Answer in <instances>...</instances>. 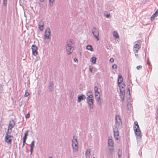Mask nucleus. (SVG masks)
I'll use <instances>...</instances> for the list:
<instances>
[{
    "label": "nucleus",
    "mask_w": 158,
    "mask_h": 158,
    "mask_svg": "<svg viewBox=\"0 0 158 158\" xmlns=\"http://www.w3.org/2000/svg\"><path fill=\"white\" fill-rule=\"evenodd\" d=\"M158 15V10H157L156 12L152 15L151 17V20L152 21L154 20L155 18Z\"/></svg>",
    "instance_id": "obj_19"
},
{
    "label": "nucleus",
    "mask_w": 158,
    "mask_h": 158,
    "mask_svg": "<svg viewBox=\"0 0 158 158\" xmlns=\"http://www.w3.org/2000/svg\"><path fill=\"white\" fill-rule=\"evenodd\" d=\"M142 68V66L141 65H139L137 66L136 68L138 70H139L140 68Z\"/></svg>",
    "instance_id": "obj_41"
},
{
    "label": "nucleus",
    "mask_w": 158,
    "mask_h": 158,
    "mask_svg": "<svg viewBox=\"0 0 158 158\" xmlns=\"http://www.w3.org/2000/svg\"><path fill=\"white\" fill-rule=\"evenodd\" d=\"M96 58L95 57H92L91 59V62L93 64H95L96 63Z\"/></svg>",
    "instance_id": "obj_25"
},
{
    "label": "nucleus",
    "mask_w": 158,
    "mask_h": 158,
    "mask_svg": "<svg viewBox=\"0 0 158 158\" xmlns=\"http://www.w3.org/2000/svg\"><path fill=\"white\" fill-rule=\"evenodd\" d=\"M49 158H52V156H50Z\"/></svg>",
    "instance_id": "obj_58"
},
{
    "label": "nucleus",
    "mask_w": 158,
    "mask_h": 158,
    "mask_svg": "<svg viewBox=\"0 0 158 158\" xmlns=\"http://www.w3.org/2000/svg\"><path fill=\"white\" fill-rule=\"evenodd\" d=\"M35 142L34 141H32L31 144L30 145V147H32L34 148V146Z\"/></svg>",
    "instance_id": "obj_33"
},
{
    "label": "nucleus",
    "mask_w": 158,
    "mask_h": 158,
    "mask_svg": "<svg viewBox=\"0 0 158 158\" xmlns=\"http://www.w3.org/2000/svg\"><path fill=\"white\" fill-rule=\"evenodd\" d=\"M28 132H29V131L27 130L25 133L24 136L27 137L28 135Z\"/></svg>",
    "instance_id": "obj_36"
},
{
    "label": "nucleus",
    "mask_w": 158,
    "mask_h": 158,
    "mask_svg": "<svg viewBox=\"0 0 158 158\" xmlns=\"http://www.w3.org/2000/svg\"><path fill=\"white\" fill-rule=\"evenodd\" d=\"M98 87L97 86H95L94 88V90L95 91V93L97 92H98Z\"/></svg>",
    "instance_id": "obj_37"
},
{
    "label": "nucleus",
    "mask_w": 158,
    "mask_h": 158,
    "mask_svg": "<svg viewBox=\"0 0 158 158\" xmlns=\"http://www.w3.org/2000/svg\"><path fill=\"white\" fill-rule=\"evenodd\" d=\"M113 132L114 134V136L117 140L118 139L119 134L118 131V129L116 127H115L113 128Z\"/></svg>",
    "instance_id": "obj_7"
},
{
    "label": "nucleus",
    "mask_w": 158,
    "mask_h": 158,
    "mask_svg": "<svg viewBox=\"0 0 158 158\" xmlns=\"http://www.w3.org/2000/svg\"><path fill=\"white\" fill-rule=\"evenodd\" d=\"M67 53L68 55H70L73 52L74 49L73 47H65Z\"/></svg>",
    "instance_id": "obj_10"
},
{
    "label": "nucleus",
    "mask_w": 158,
    "mask_h": 158,
    "mask_svg": "<svg viewBox=\"0 0 158 158\" xmlns=\"http://www.w3.org/2000/svg\"><path fill=\"white\" fill-rule=\"evenodd\" d=\"M29 95V94L28 92H26L25 94L24 95V97H27Z\"/></svg>",
    "instance_id": "obj_38"
},
{
    "label": "nucleus",
    "mask_w": 158,
    "mask_h": 158,
    "mask_svg": "<svg viewBox=\"0 0 158 158\" xmlns=\"http://www.w3.org/2000/svg\"><path fill=\"white\" fill-rule=\"evenodd\" d=\"M147 64L149 65V64H150V63L148 61H147Z\"/></svg>",
    "instance_id": "obj_56"
},
{
    "label": "nucleus",
    "mask_w": 158,
    "mask_h": 158,
    "mask_svg": "<svg viewBox=\"0 0 158 158\" xmlns=\"http://www.w3.org/2000/svg\"><path fill=\"white\" fill-rule=\"evenodd\" d=\"M15 124V122L12 119L11 121L9 122L8 126L11 127V128H13Z\"/></svg>",
    "instance_id": "obj_16"
},
{
    "label": "nucleus",
    "mask_w": 158,
    "mask_h": 158,
    "mask_svg": "<svg viewBox=\"0 0 158 158\" xmlns=\"http://www.w3.org/2000/svg\"><path fill=\"white\" fill-rule=\"evenodd\" d=\"M86 100L90 109L92 110L94 107V99L93 98H86Z\"/></svg>",
    "instance_id": "obj_5"
},
{
    "label": "nucleus",
    "mask_w": 158,
    "mask_h": 158,
    "mask_svg": "<svg viewBox=\"0 0 158 158\" xmlns=\"http://www.w3.org/2000/svg\"><path fill=\"white\" fill-rule=\"evenodd\" d=\"M31 49L33 55L35 56H36L38 54L37 47L35 45L33 44L31 46Z\"/></svg>",
    "instance_id": "obj_8"
},
{
    "label": "nucleus",
    "mask_w": 158,
    "mask_h": 158,
    "mask_svg": "<svg viewBox=\"0 0 158 158\" xmlns=\"http://www.w3.org/2000/svg\"><path fill=\"white\" fill-rule=\"evenodd\" d=\"M54 1V0H49V4L51 6H52Z\"/></svg>",
    "instance_id": "obj_29"
},
{
    "label": "nucleus",
    "mask_w": 158,
    "mask_h": 158,
    "mask_svg": "<svg viewBox=\"0 0 158 158\" xmlns=\"http://www.w3.org/2000/svg\"><path fill=\"white\" fill-rule=\"evenodd\" d=\"M120 94H125V92L124 89H120Z\"/></svg>",
    "instance_id": "obj_28"
},
{
    "label": "nucleus",
    "mask_w": 158,
    "mask_h": 158,
    "mask_svg": "<svg viewBox=\"0 0 158 158\" xmlns=\"http://www.w3.org/2000/svg\"><path fill=\"white\" fill-rule=\"evenodd\" d=\"M53 86V82H50L48 88L50 92H51L54 89Z\"/></svg>",
    "instance_id": "obj_17"
},
{
    "label": "nucleus",
    "mask_w": 158,
    "mask_h": 158,
    "mask_svg": "<svg viewBox=\"0 0 158 158\" xmlns=\"http://www.w3.org/2000/svg\"><path fill=\"white\" fill-rule=\"evenodd\" d=\"M26 139L27 137L24 136L23 139V141H26Z\"/></svg>",
    "instance_id": "obj_46"
},
{
    "label": "nucleus",
    "mask_w": 158,
    "mask_h": 158,
    "mask_svg": "<svg viewBox=\"0 0 158 158\" xmlns=\"http://www.w3.org/2000/svg\"><path fill=\"white\" fill-rule=\"evenodd\" d=\"M87 96H88V97H87L86 98H91V97L89 96V95H87Z\"/></svg>",
    "instance_id": "obj_54"
},
{
    "label": "nucleus",
    "mask_w": 158,
    "mask_h": 158,
    "mask_svg": "<svg viewBox=\"0 0 158 158\" xmlns=\"http://www.w3.org/2000/svg\"><path fill=\"white\" fill-rule=\"evenodd\" d=\"M128 90L129 92V91H130V89H128Z\"/></svg>",
    "instance_id": "obj_59"
},
{
    "label": "nucleus",
    "mask_w": 158,
    "mask_h": 158,
    "mask_svg": "<svg viewBox=\"0 0 158 158\" xmlns=\"http://www.w3.org/2000/svg\"><path fill=\"white\" fill-rule=\"evenodd\" d=\"M120 98L122 99V100L123 101H124V96L125 94H120Z\"/></svg>",
    "instance_id": "obj_32"
},
{
    "label": "nucleus",
    "mask_w": 158,
    "mask_h": 158,
    "mask_svg": "<svg viewBox=\"0 0 158 158\" xmlns=\"http://www.w3.org/2000/svg\"><path fill=\"white\" fill-rule=\"evenodd\" d=\"M118 84H120V83H122L123 82V78L122 76V75L120 74H119L118 76Z\"/></svg>",
    "instance_id": "obj_20"
},
{
    "label": "nucleus",
    "mask_w": 158,
    "mask_h": 158,
    "mask_svg": "<svg viewBox=\"0 0 158 158\" xmlns=\"http://www.w3.org/2000/svg\"><path fill=\"white\" fill-rule=\"evenodd\" d=\"M26 143V141H23L22 147H23Z\"/></svg>",
    "instance_id": "obj_48"
},
{
    "label": "nucleus",
    "mask_w": 158,
    "mask_h": 158,
    "mask_svg": "<svg viewBox=\"0 0 158 158\" xmlns=\"http://www.w3.org/2000/svg\"><path fill=\"white\" fill-rule=\"evenodd\" d=\"M7 0H3V4L4 6H7Z\"/></svg>",
    "instance_id": "obj_34"
},
{
    "label": "nucleus",
    "mask_w": 158,
    "mask_h": 158,
    "mask_svg": "<svg viewBox=\"0 0 158 158\" xmlns=\"http://www.w3.org/2000/svg\"><path fill=\"white\" fill-rule=\"evenodd\" d=\"M139 47V45L138 44H136L134 45V51L135 53H137L138 52Z\"/></svg>",
    "instance_id": "obj_13"
},
{
    "label": "nucleus",
    "mask_w": 158,
    "mask_h": 158,
    "mask_svg": "<svg viewBox=\"0 0 158 158\" xmlns=\"http://www.w3.org/2000/svg\"><path fill=\"white\" fill-rule=\"evenodd\" d=\"M41 2H44V0H39Z\"/></svg>",
    "instance_id": "obj_55"
},
{
    "label": "nucleus",
    "mask_w": 158,
    "mask_h": 158,
    "mask_svg": "<svg viewBox=\"0 0 158 158\" xmlns=\"http://www.w3.org/2000/svg\"><path fill=\"white\" fill-rule=\"evenodd\" d=\"M110 153L111 154H112L113 153L114 151V149L113 148H110L109 149Z\"/></svg>",
    "instance_id": "obj_31"
},
{
    "label": "nucleus",
    "mask_w": 158,
    "mask_h": 158,
    "mask_svg": "<svg viewBox=\"0 0 158 158\" xmlns=\"http://www.w3.org/2000/svg\"><path fill=\"white\" fill-rule=\"evenodd\" d=\"M77 102L79 103H80L81 100H84L86 98V97L85 95L84 94H79L77 96Z\"/></svg>",
    "instance_id": "obj_9"
},
{
    "label": "nucleus",
    "mask_w": 158,
    "mask_h": 158,
    "mask_svg": "<svg viewBox=\"0 0 158 158\" xmlns=\"http://www.w3.org/2000/svg\"><path fill=\"white\" fill-rule=\"evenodd\" d=\"M14 137L11 135H5V141L8 144H10L12 143V140L13 139Z\"/></svg>",
    "instance_id": "obj_2"
},
{
    "label": "nucleus",
    "mask_w": 158,
    "mask_h": 158,
    "mask_svg": "<svg viewBox=\"0 0 158 158\" xmlns=\"http://www.w3.org/2000/svg\"><path fill=\"white\" fill-rule=\"evenodd\" d=\"M95 99H96L99 97V96H100V95H99V92H97L96 93H95Z\"/></svg>",
    "instance_id": "obj_30"
},
{
    "label": "nucleus",
    "mask_w": 158,
    "mask_h": 158,
    "mask_svg": "<svg viewBox=\"0 0 158 158\" xmlns=\"http://www.w3.org/2000/svg\"><path fill=\"white\" fill-rule=\"evenodd\" d=\"M117 65L116 64H114L112 66V67L113 69H116L117 68Z\"/></svg>",
    "instance_id": "obj_39"
},
{
    "label": "nucleus",
    "mask_w": 158,
    "mask_h": 158,
    "mask_svg": "<svg viewBox=\"0 0 158 158\" xmlns=\"http://www.w3.org/2000/svg\"><path fill=\"white\" fill-rule=\"evenodd\" d=\"M30 114L28 113L25 116V117L26 118H29L30 117Z\"/></svg>",
    "instance_id": "obj_43"
},
{
    "label": "nucleus",
    "mask_w": 158,
    "mask_h": 158,
    "mask_svg": "<svg viewBox=\"0 0 158 158\" xmlns=\"http://www.w3.org/2000/svg\"><path fill=\"white\" fill-rule=\"evenodd\" d=\"M86 49L87 50H90L91 51H93V49L92 48V47L91 45H88L86 47Z\"/></svg>",
    "instance_id": "obj_27"
},
{
    "label": "nucleus",
    "mask_w": 158,
    "mask_h": 158,
    "mask_svg": "<svg viewBox=\"0 0 158 158\" xmlns=\"http://www.w3.org/2000/svg\"><path fill=\"white\" fill-rule=\"evenodd\" d=\"M86 157L87 158H90L91 156L90 150L89 149H87L85 154Z\"/></svg>",
    "instance_id": "obj_15"
},
{
    "label": "nucleus",
    "mask_w": 158,
    "mask_h": 158,
    "mask_svg": "<svg viewBox=\"0 0 158 158\" xmlns=\"http://www.w3.org/2000/svg\"><path fill=\"white\" fill-rule=\"evenodd\" d=\"M112 136H109L108 139V145L109 146L112 147L114 146V143L112 139Z\"/></svg>",
    "instance_id": "obj_11"
},
{
    "label": "nucleus",
    "mask_w": 158,
    "mask_h": 158,
    "mask_svg": "<svg viewBox=\"0 0 158 158\" xmlns=\"http://www.w3.org/2000/svg\"><path fill=\"white\" fill-rule=\"evenodd\" d=\"M92 32L94 36L97 39V40H99V33L98 30L95 27H94L92 29Z\"/></svg>",
    "instance_id": "obj_3"
},
{
    "label": "nucleus",
    "mask_w": 158,
    "mask_h": 158,
    "mask_svg": "<svg viewBox=\"0 0 158 158\" xmlns=\"http://www.w3.org/2000/svg\"><path fill=\"white\" fill-rule=\"evenodd\" d=\"M118 154H122V151L120 149H119L118 152Z\"/></svg>",
    "instance_id": "obj_44"
},
{
    "label": "nucleus",
    "mask_w": 158,
    "mask_h": 158,
    "mask_svg": "<svg viewBox=\"0 0 158 158\" xmlns=\"http://www.w3.org/2000/svg\"><path fill=\"white\" fill-rule=\"evenodd\" d=\"M72 146L73 152H77L78 151V144H72Z\"/></svg>",
    "instance_id": "obj_14"
},
{
    "label": "nucleus",
    "mask_w": 158,
    "mask_h": 158,
    "mask_svg": "<svg viewBox=\"0 0 158 158\" xmlns=\"http://www.w3.org/2000/svg\"><path fill=\"white\" fill-rule=\"evenodd\" d=\"M106 16L107 18H109L110 16V14H107L106 15Z\"/></svg>",
    "instance_id": "obj_51"
},
{
    "label": "nucleus",
    "mask_w": 158,
    "mask_h": 158,
    "mask_svg": "<svg viewBox=\"0 0 158 158\" xmlns=\"http://www.w3.org/2000/svg\"><path fill=\"white\" fill-rule=\"evenodd\" d=\"M12 131H9V130H7V131L6 132L5 135H10V134L11 133Z\"/></svg>",
    "instance_id": "obj_35"
},
{
    "label": "nucleus",
    "mask_w": 158,
    "mask_h": 158,
    "mask_svg": "<svg viewBox=\"0 0 158 158\" xmlns=\"http://www.w3.org/2000/svg\"><path fill=\"white\" fill-rule=\"evenodd\" d=\"M115 124L118 127H120L122 126V122L119 115L118 114H116L115 116Z\"/></svg>",
    "instance_id": "obj_4"
},
{
    "label": "nucleus",
    "mask_w": 158,
    "mask_h": 158,
    "mask_svg": "<svg viewBox=\"0 0 158 158\" xmlns=\"http://www.w3.org/2000/svg\"><path fill=\"white\" fill-rule=\"evenodd\" d=\"M89 96L91 97V98H93V94H92L89 95Z\"/></svg>",
    "instance_id": "obj_50"
},
{
    "label": "nucleus",
    "mask_w": 158,
    "mask_h": 158,
    "mask_svg": "<svg viewBox=\"0 0 158 158\" xmlns=\"http://www.w3.org/2000/svg\"><path fill=\"white\" fill-rule=\"evenodd\" d=\"M74 94V92L72 90L69 91V95L71 98H73Z\"/></svg>",
    "instance_id": "obj_22"
},
{
    "label": "nucleus",
    "mask_w": 158,
    "mask_h": 158,
    "mask_svg": "<svg viewBox=\"0 0 158 158\" xmlns=\"http://www.w3.org/2000/svg\"><path fill=\"white\" fill-rule=\"evenodd\" d=\"M96 101L97 102L98 104L100 106L102 105L103 102V100L100 98V96L97 99H96Z\"/></svg>",
    "instance_id": "obj_18"
},
{
    "label": "nucleus",
    "mask_w": 158,
    "mask_h": 158,
    "mask_svg": "<svg viewBox=\"0 0 158 158\" xmlns=\"http://www.w3.org/2000/svg\"><path fill=\"white\" fill-rule=\"evenodd\" d=\"M33 148H32V147H30V152H31V153H30V155H31L32 154V152L33 151Z\"/></svg>",
    "instance_id": "obj_40"
},
{
    "label": "nucleus",
    "mask_w": 158,
    "mask_h": 158,
    "mask_svg": "<svg viewBox=\"0 0 158 158\" xmlns=\"http://www.w3.org/2000/svg\"><path fill=\"white\" fill-rule=\"evenodd\" d=\"M89 70H90V72H92V70H93V68H92L89 67Z\"/></svg>",
    "instance_id": "obj_49"
},
{
    "label": "nucleus",
    "mask_w": 158,
    "mask_h": 158,
    "mask_svg": "<svg viewBox=\"0 0 158 158\" xmlns=\"http://www.w3.org/2000/svg\"><path fill=\"white\" fill-rule=\"evenodd\" d=\"M73 43L72 40L70 39L67 42L65 47H73Z\"/></svg>",
    "instance_id": "obj_12"
},
{
    "label": "nucleus",
    "mask_w": 158,
    "mask_h": 158,
    "mask_svg": "<svg viewBox=\"0 0 158 158\" xmlns=\"http://www.w3.org/2000/svg\"><path fill=\"white\" fill-rule=\"evenodd\" d=\"M92 158H96L95 157H93Z\"/></svg>",
    "instance_id": "obj_60"
},
{
    "label": "nucleus",
    "mask_w": 158,
    "mask_h": 158,
    "mask_svg": "<svg viewBox=\"0 0 158 158\" xmlns=\"http://www.w3.org/2000/svg\"><path fill=\"white\" fill-rule=\"evenodd\" d=\"M74 62H78V60L77 58H75L74 59Z\"/></svg>",
    "instance_id": "obj_52"
},
{
    "label": "nucleus",
    "mask_w": 158,
    "mask_h": 158,
    "mask_svg": "<svg viewBox=\"0 0 158 158\" xmlns=\"http://www.w3.org/2000/svg\"><path fill=\"white\" fill-rule=\"evenodd\" d=\"M113 36L116 38H118L119 37L118 35V33L115 31L113 32Z\"/></svg>",
    "instance_id": "obj_26"
},
{
    "label": "nucleus",
    "mask_w": 158,
    "mask_h": 158,
    "mask_svg": "<svg viewBox=\"0 0 158 158\" xmlns=\"http://www.w3.org/2000/svg\"><path fill=\"white\" fill-rule=\"evenodd\" d=\"M134 128L135 135L138 137L141 138L142 136L141 132L137 121H135L134 123Z\"/></svg>",
    "instance_id": "obj_1"
},
{
    "label": "nucleus",
    "mask_w": 158,
    "mask_h": 158,
    "mask_svg": "<svg viewBox=\"0 0 158 158\" xmlns=\"http://www.w3.org/2000/svg\"><path fill=\"white\" fill-rule=\"evenodd\" d=\"M12 128H11V127H10V126H8V127L7 130H9V131H10H10H12Z\"/></svg>",
    "instance_id": "obj_47"
},
{
    "label": "nucleus",
    "mask_w": 158,
    "mask_h": 158,
    "mask_svg": "<svg viewBox=\"0 0 158 158\" xmlns=\"http://www.w3.org/2000/svg\"><path fill=\"white\" fill-rule=\"evenodd\" d=\"M136 53H135V56H137L138 55V54H136Z\"/></svg>",
    "instance_id": "obj_57"
},
{
    "label": "nucleus",
    "mask_w": 158,
    "mask_h": 158,
    "mask_svg": "<svg viewBox=\"0 0 158 158\" xmlns=\"http://www.w3.org/2000/svg\"><path fill=\"white\" fill-rule=\"evenodd\" d=\"M92 94V93L91 91H89L87 93V95H89Z\"/></svg>",
    "instance_id": "obj_42"
},
{
    "label": "nucleus",
    "mask_w": 158,
    "mask_h": 158,
    "mask_svg": "<svg viewBox=\"0 0 158 158\" xmlns=\"http://www.w3.org/2000/svg\"><path fill=\"white\" fill-rule=\"evenodd\" d=\"M78 144V143L77 141V137H75V136H74L73 139L72 140V144Z\"/></svg>",
    "instance_id": "obj_21"
},
{
    "label": "nucleus",
    "mask_w": 158,
    "mask_h": 158,
    "mask_svg": "<svg viewBox=\"0 0 158 158\" xmlns=\"http://www.w3.org/2000/svg\"><path fill=\"white\" fill-rule=\"evenodd\" d=\"M44 24L43 23H40L39 25V27L40 30L41 31H42L44 29Z\"/></svg>",
    "instance_id": "obj_23"
},
{
    "label": "nucleus",
    "mask_w": 158,
    "mask_h": 158,
    "mask_svg": "<svg viewBox=\"0 0 158 158\" xmlns=\"http://www.w3.org/2000/svg\"><path fill=\"white\" fill-rule=\"evenodd\" d=\"M118 86L120 89H124V87L125 86V85L123 83H120V84H118Z\"/></svg>",
    "instance_id": "obj_24"
},
{
    "label": "nucleus",
    "mask_w": 158,
    "mask_h": 158,
    "mask_svg": "<svg viewBox=\"0 0 158 158\" xmlns=\"http://www.w3.org/2000/svg\"><path fill=\"white\" fill-rule=\"evenodd\" d=\"M44 34V37L45 39H50V37L51 35V31L50 29L49 28H47L45 30Z\"/></svg>",
    "instance_id": "obj_6"
},
{
    "label": "nucleus",
    "mask_w": 158,
    "mask_h": 158,
    "mask_svg": "<svg viewBox=\"0 0 158 158\" xmlns=\"http://www.w3.org/2000/svg\"><path fill=\"white\" fill-rule=\"evenodd\" d=\"M118 156L119 157H121V156L122 154H118Z\"/></svg>",
    "instance_id": "obj_53"
},
{
    "label": "nucleus",
    "mask_w": 158,
    "mask_h": 158,
    "mask_svg": "<svg viewBox=\"0 0 158 158\" xmlns=\"http://www.w3.org/2000/svg\"><path fill=\"white\" fill-rule=\"evenodd\" d=\"M110 61L111 62H113L114 61V59L112 58H111L110 59Z\"/></svg>",
    "instance_id": "obj_45"
}]
</instances>
